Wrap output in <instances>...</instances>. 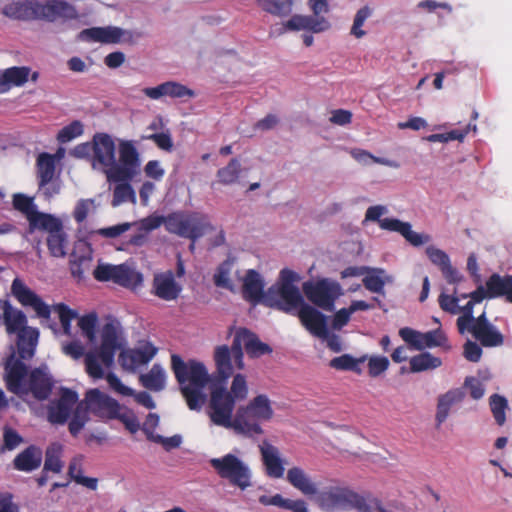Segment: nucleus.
I'll use <instances>...</instances> for the list:
<instances>
[{"mask_svg": "<svg viewBox=\"0 0 512 512\" xmlns=\"http://www.w3.org/2000/svg\"><path fill=\"white\" fill-rule=\"evenodd\" d=\"M318 506L324 511L350 510L357 504L358 493L347 487L330 486L315 495Z\"/></svg>", "mask_w": 512, "mask_h": 512, "instance_id": "nucleus-14", "label": "nucleus"}, {"mask_svg": "<svg viewBox=\"0 0 512 512\" xmlns=\"http://www.w3.org/2000/svg\"><path fill=\"white\" fill-rule=\"evenodd\" d=\"M2 320L8 335H16L17 354L22 359L34 357L39 340V330L27 325L26 314L14 307L10 301L2 302Z\"/></svg>", "mask_w": 512, "mask_h": 512, "instance_id": "nucleus-3", "label": "nucleus"}, {"mask_svg": "<svg viewBox=\"0 0 512 512\" xmlns=\"http://www.w3.org/2000/svg\"><path fill=\"white\" fill-rule=\"evenodd\" d=\"M106 380L112 390L123 396H134L137 403L148 409L155 408V403L148 392L142 391L135 393L130 387L125 386L117 375L110 372L106 375Z\"/></svg>", "mask_w": 512, "mask_h": 512, "instance_id": "nucleus-34", "label": "nucleus"}, {"mask_svg": "<svg viewBox=\"0 0 512 512\" xmlns=\"http://www.w3.org/2000/svg\"><path fill=\"white\" fill-rule=\"evenodd\" d=\"M230 265L225 262L222 263L216 273L214 274V283L217 287L227 288L232 290V284L229 279Z\"/></svg>", "mask_w": 512, "mask_h": 512, "instance_id": "nucleus-62", "label": "nucleus"}, {"mask_svg": "<svg viewBox=\"0 0 512 512\" xmlns=\"http://www.w3.org/2000/svg\"><path fill=\"white\" fill-rule=\"evenodd\" d=\"M121 348L117 328L113 323H106L101 332V344L99 356L101 363L109 368L113 362L116 352Z\"/></svg>", "mask_w": 512, "mask_h": 512, "instance_id": "nucleus-23", "label": "nucleus"}, {"mask_svg": "<svg viewBox=\"0 0 512 512\" xmlns=\"http://www.w3.org/2000/svg\"><path fill=\"white\" fill-rule=\"evenodd\" d=\"M91 264V258L87 256H73L70 260V271L74 278L79 281L84 278L85 271Z\"/></svg>", "mask_w": 512, "mask_h": 512, "instance_id": "nucleus-58", "label": "nucleus"}, {"mask_svg": "<svg viewBox=\"0 0 512 512\" xmlns=\"http://www.w3.org/2000/svg\"><path fill=\"white\" fill-rule=\"evenodd\" d=\"M123 183L117 184L113 191L112 206L117 207L122 203L131 202L136 203V195L132 186L128 181H122Z\"/></svg>", "mask_w": 512, "mask_h": 512, "instance_id": "nucleus-49", "label": "nucleus"}, {"mask_svg": "<svg viewBox=\"0 0 512 512\" xmlns=\"http://www.w3.org/2000/svg\"><path fill=\"white\" fill-rule=\"evenodd\" d=\"M371 9L368 6H364L359 9L355 15L353 25L351 28V34L356 38H361L365 35V31L362 30V26L364 25L367 18L371 16Z\"/></svg>", "mask_w": 512, "mask_h": 512, "instance_id": "nucleus-60", "label": "nucleus"}, {"mask_svg": "<svg viewBox=\"0 0 512 512\" xmlns=\"http://www.w3.org/2000/svg\"><path fill=\"white\" fill-rule=\"evenodd\" d=\"M12 203L14 209L23 213L26 218H28L36 210L33 199L25 194H14Z\"/></svg>", "mask_w": 512, "mask_h": 512, "instance_id": "nucleus-56", "label": "nucleus"}, {"mask_svg": "<svg viewBox=\"0 0 512 512\" xmlns=\"http://www.w3.org/2000/svg\"><path fill=\"white\" fill-rule=\"evenodd\" d=\"M36 9V20L64 22L78 17L76 8L63 0H48L46 3L36 1Z\"/></svg>", "mask_w": 512, "mask_h": 512, "instance_id": "nucleus-19", "label": "nucleus"}, {"mask_svg": "<svg viewBox=\"0 0 512 512\" xmlns=\"http://www.w3.org/2000/svg\"><path fill=\"white\" fill-rule=\"evenodd\" d=\"M29 232L35 230L46 231L47 233L55 232L61 227L62 222L51 214H46L35 210L28 218Z\"/></svg>", "mask_w": 512, "mask_h": 512, "instance_id": "nucleus-37", "label": "nucleus"}, {"mask_svg": "<svg viewBox=\"0 0 512 512\" xmlns=\"http://www.w3.org/2000/svg\"><path fill=\"white\" fill-rule=\"evenodd\" d=\"M409 364V372L420 373L439 368L442 365V360L429 352H422L411 357Z\"/></svg>", "mask_w": 512, "mask_h": 512, "instance_id": "nucleus-40", "label": "nucleus"}, {"mask_svg": "<svg viewBox=\"0 0 512 512\" xmlns=\"http://www.w3.org/2000/svg\"><path fill=\"white\" fill-rule=\"evenodd\" d=\"M463 398L464 394L459 390L448 391L439 398L436 412L438 424L443 423L447 419L451 406L462 401Z\"/></svg>", "mask_w": 512, "mask_h": 512, "instance_id": "nucleus-41", "label": "nucleus"}, {"mask_svg": "<svg viewBox=\"0 0 512 512\" xmlns=\"http://www.w3.org/2000/svg\"><path fill=\"white\" fill-rule=\"evenodd\" d=\"M302 290L311 303L329 312L334 310L335 301L341 295L340 284L328 278L306 281Z\"/></svg>", "mask_w": 512, "mask_h": 512, "instance_id": "nucleus-9", "label": "nucleus"}, {"mask_svg": "<svg viewBox=\"0 0 512 512\" xmlns=\"http://www.w3.org/2000/svg\"><path fill=\"white\" fill-rule=\"evenodd\" d=\"M42 458V450L35 445H30L14 458L13 465L18 471L31 472L40 467Z\"/></svg>", "mask_w": 512, "mask_h": 512, "instance_id": "nucleus-35", "label": "nucleus"}, {"mask_svg": "<svg viewBox=\"0 0 512 512\" xmlns=\"http://www.w3.org/2000/svg\"><path fill=\"white\" fill-rule=\"evenodd\" d=\"M171 369L189 409L199 411L206 401L203 390L210 380L206 367L196 360L185 362L179 355L172 354Z\"/></svg>", "mask_w": 512, "mask_h": 512, "instance_id": "nucleus-2", "label": "nucleus"}, {"mask_svg": "<svg viewBox=\"0 0 512 512\" xmlns=\"http://www.w3.org/2000/svg\"><path fill=\"white\" fill-rule=\"evenodd\" d=\"M258 2L265 11L277 16H285L292 11V0H258Z\"/></svg>", "mask_w": 512, "mask_h": 512, "instance_id": "nucleus-52", "label": "nucleus"}, {"mask_svg": "<svg viewBox=\"0 0 512 512\" xmlns=\"http://www.w3.org/2000/svg\"><path fill=\"white\" fill-rule=\"evenodd\" d=\"M310 8L314 16L294 15L285 24L289 30H307L314 33L323 32L330 27V23L319 17L321 13L328 12L327 0H309Z\"/></svg>", "mask_w": 512, "mask_h": 512, "instance_id": "nucleus-15", "label": "nucleus"}, {"mask_svg": "<svg viewBox=\"0 0 512 512\" xmlns=\"http://www.w3.org/2000/svg\"><path fill=\"white\" fill-rule=\"evenodd\" d=\"M367 360V355H363L360 358H354L350 354H343L341 356L333 358L329 366L336 370L340 371H352L356 374H361L362 369L360 367L361 363H364Z\"/></svg>", "mask_w": 512, "mask_h": 512, "instance_id": "nucleus-44", "label": "nucleus"}, {"mask_svg": "<svg viewBox=\"0 0 512 512\" xmlns=\"http://www.w3.org/2000/svg\"><path fill=\"white\" fill-rule=\"evenodd\" d=\"M363 278L364 287L373 293H384L385 281L383 280V269H370Z\"/></svg>", "mask_w": 512, "mask_h": 512, "instance_id": "nucleus-51", "label": "nucleus"}, {"mask_svg": "<svg viewBox=\"0 0 512 512\" xmlns=\"http://www.w3.org/2000/svg\"><path fill=\"white\" fill-rule=\"evenodd\" d=\"M368 359V372L371 377H378L384 373L390 365L386 356H371Z\"/></svg>", "mask_w": 512, "mask_h": 512, "instance_id": "nucleus-59", "label": "nucleus"}, {"mask_svg": "<svg viewBox=\"0 0 512 512\" xmlns=\"http://www.w3.org/2000/svg\"><path fill=\"white\" fill-rule=\"evenodd\" d=\"M146 138L153 141L162 150L171 151L173 148V141L169 133H154Z\"/></svg>", "mask_w": 512, "mask_h": 512, "instance_id": "nucleus-64", "label": "nucleus"}, {"mask_svg": "<svg viewBox=\"0 0 512 512\" xmlns=\"http://www.w3.org/2000/svg\"><path fill=\"white\" fill-rule=\"evenodd\" d=\"M399 335L412 349L423 351L427 348L440 347L445 351L451 349L448 338L442 329L437 328L427 332H420L410 327L399 330Z\"/></svg>", "mask_w": 512, "mask_h": 512, "instance_id": "nucleus-13", "label": "nucleus"}, {"mask_svg": "<svg viewBox=\"0 0 512 512\" xmlns=\"http://www.w3.org/2000/svg\"><path fill=\"white\" fill-rule=\"evenodd\" d=\"M11 294L22 307L31 308L37 317L50 318L51 307L20 278H15L12 281Z\"/></svg>", "mask_w": 512, "mask_h": 512, "instance_id": "nucleus-18", "label": "nucleus"}, {"mask_svg": "<svg viewBox=\"0 0 512 512\" xmlns=\"http://www.w3.org/2000/svg\"><path fill=\"white\" fill-rule=\"evenodd\" d=\"M231 395L236 400H243L247 397L248 387L245 376L242 374H236L231 384Z\"/></svg>", "mask_w": 512, "mask_h": 512, "instance_id": "nucleus-61", "label": "nucleus"}, {"mask_svg": "<svg viewBox=\"0 0 512 512\" xmlns=\"http://www.w3.org/2000/svg\"><path fill=\"white\" fill-rule=\"evenodd\" d=\"M3 14L18 20H36V1L10 3L3 8Z\"/></svg>", "mask_w": 512, "mask_h": 512, "instance_id": "nucleus-38", "label": "nucleus"}, {"mask_svg": "<svg viewBox=\"0 0 512 512\" xmlns=\"http://www.w3.org/2000/svg\"><path fill=\"white\" fill-rule=\"evenodd\" d=\"M242 293L246 300L252 303L261 302L264 305V281L256 270L247 271L243 280Z\"/></svg>", "mask_w": 512, "mask_h": 512, "instance_id": "nucleus-32", "label": "nucleus"}, {"mask_svg": "<svg viewBox=\"0 0 512 512\" xmlns=\"http://www.w3.org/2000/svg\"><path fill=\"white\" fill-rule=\"evenodd\" d=\"M212 229L207 217L198 212H174L167 215V231L193 242Z\"/></svg>", "mask_w": 512, "mask_h": 512, "instance_id": "nucleus-6", "label": "nucleus"}, {"mask_svg": "<svg viewBox=\"0 0 512 512\" xmlns=\"http://www.w3.org/2000/svg\"><path fill=\"white\" fill-rule=\"evenodd\" d=\"M119 162L115 161L107 170V177L114 182L130 181L140 166L139 153L130 140H120L118 145Z\"/></svg>", "mask_w": 512, "mask_h": 512, "instance_id": "nucleus-10", "label": "nucleus"}, {"mask_svg": "<svg viewBox=\"0 0 512 512\" xmlns=\"http://www.w3.org/2000/svg\"><path fill=\"white\" fill-rule=\"evenodd\" d=\"M89 412L103 420H119L132 434L140 429L139 421L132 410L121 406L117 400L94 388L88 390L84 399L77 404L68 423V430L73 437H77L89 421Z\"/></svg>", "mask_w": 512, "mask_h": 512, "instance_id": "nucleus-1", "label": "nucleus"}, {"mask_svg": "<svg viewBox=\"0 0 512 512\" xmlns=\"http://www.w3.org/2000/svg\"><path fill=\"white\" fill-rule=\"evenodd\" d=\"M472 335L483 347H499L504 344V335L494 325L483 328Z\"/></svg>", "mask_w": 512, "mask_h": 512, "instance_id": "nucleus-45", "label": "nucleus"}, {"mask_svg": "<svg viewBox=\"0 0 512 512\" xmlns=\"http://www.w3.org/2000/svg\"><path fill=\"white\" fill-rule=\"evenodd\" d=\"M233 357L232 347L226 345L218 346L215 350V362L219 376L226 380L233 372L231 358Z\"/></svg>", "mask_w": 512, "mask_h": 512, "instance_id": "nucleus-42", "label": "nucleus"}, {"mask_svg": "<svg viewBox=\"0 0 512 512\" xmlns=\"http://www.w3.org/2000/svg\"><path fill=\"white\" fill-rule=\"evenodd\" d=\"M93 276L99 282H112L133 291L143 284L142 273L129 262L118 265L100 263L94 269Z\"/></svg>", "mask_w": 512, "mask_h": 512, "instance_id": "nucleus-7", "label": "nucleus"}, {"mask_svg": "<svg viewBox=\"0 0 512 512\" xmlns=\"http://www.w3.org/2000/svg\"><path fill=\"white\" fill-rule=\"evenodd\" d=\"M26 359L16 357L15 353H12L7 357L4 364V381L6 388L9 392L19 396H26V386L29 377L28 366L23 362Z\"/></svg>", "mask_w": 512, "mask_h": 512, "instance_id": "nucleus-16", "label": "nucleus"}, {"mask_svg": "<svg viewBox=\"0 0 512 512\" xmlns=\"http://www.w3.org/2000/svg\"><path fill=\"white\" fill-rule=\"evenodd\" d=\"M100 361L99 352H88L85 354V370L93 379H102L104 377V370Z\"/></svg>", "mask_w": 512, "mask_h": 512, "instance_id": "nucleus-53", "label": "nucleus"}, {"mask_svg": "<svg viewBox=\"0 0 512 512\" xmlns=\"http://www.w3.org/2000/svg\"><path fill=\"white\" fill-rule=\"evenodd\" d=\"M243 347L252 358L272 352V348L268 344L261 342L256 334L246 328H240L236 331L232 342L233 359L238 369H243L244 367Z\"/></svg>", "mask_w": 512, "mask_h": 512, "instance_id": "nucleus-12", "label": "nucleus"}, {"mask_svg": "<svg viewBox=\"0 0 512 512\" xmlns=\"http://www.w3.org/2000/svg\"><path fill=\"white\" fill-rule=\"evenodd\" d=\"M95 160L102 166L112 168L115 164V143L107 133H97L93 137Z\"/></svg>", "mask_w": 512, "mask_h": 512, "instance_id": "nucleus-25", "label": "nucleus"}, {"mask_svg": "<svg viewBox=\"0 0 512 512\" xmlns=\"http://www.w3.org/2000/svg\"><path fill=\"white\" fill-rule=\"evenodd\" d=\"M65 242L66 234L62 224L55 232L48 233L47 246L53 257H64L66 255Z\"/></svg>", "mask_w": 512, "mask_h": 512, "instance_id": "nucleus-47", "label": "nucleus"}, {"mask_svg": "<svg viewBox=\"0 0 512 512\" xmlns=\"http://www.w3.org/2000/svg\"><path fill=\"white\" fill-rule=\"evenodd\" d=\"M221 479L227 480L232 486L245 490L251 486V470L236 455L228 453L219 458H212L209 461Z\"/></svg>", "mask_w": 512, "mask_h": 512, "instance_id": "nucleus-8", "label": "nucleus"}, {"mask_svg": "<svg viewBox=\"0 0 512 512\" xmlns=\"http://www.w3.org/2000/svg\"><path fill=\"white\" fill-rule=\"evenodd\" d=\"M297 315L302 325L314 336L324 338L328 336L327 318L315 307L305 303L298 307Z\"/></svg>", "mask_w": 512, "mask_h": 512, "instance_id": "nucleus-21", "label": "nucleus"}, {"mask_svg": "<svg viewBox=\"0 0 512 512\" xmlns=\"http://www.w3.org/2000/svg\"><path fill=\"white\" fill-rule=\"evenodd\" d=\"M62 446L58 443H53L47 447L45 451L44 472L60 473L64 467L61 460Z\"/></svg>", "mask_w": 512, "mask_h": 512, "instance_id": "nucleus-46", "label": "nucleus"}, {"mask_svg": "<svg viewBox=\"0 0 512 512\" xmlns=\"http://www.w3.org/2000/svg\"><path fill=\"white\" fill-rule=\"evenodd\" d=\"M37 173L40 187L51 182L55 173V160L51 154L42 153L39 155L37 158Z\"/></svg>", "mask_w": 512, "mask_h": 512, "instance_id": "nucleus-43", "label": "nucleus"}, {"mask_svg": "<svg viewBox=\"0 0 512 512\" xmlns=\"http://www.w3.org/2000/svg\"><path fill=\"white\" fill-rule=\"evenodd\" d=\"M209 407V416L214 424L234 429L232 413L235 407V398L224 386L215 385L211 389Z\"/></svg>", "mask_w": 512, "mask_h": 512, "instance_id": "nucleus-11", "label": "nucleus"}, {"mask_svg": "<svg viewBox=\"0 0 512 512\" xmlns=\"http://www.w3.org/2000/svg\"><path fill=\"white\" fill-rule=\"evenodd\" d=\"M482 353L483 351L480 345L471 340H468L463 346V355L470 362H479L482 357Z\"/></svg>", "mask_w": 512, "mask_h": 512, "instance_id": "nucleus-63", "label": "nucleus"}, {"mask_svg": "<svg viewBox=\"0 0 512 512\" xmlns=\"http://www.w3.org/2000/svg\"><path fill=\"white\" fill-rule=\"evenodd\" d=\"M83 124L79 120L72 121L67 126L63 127L57 135V140L60 143H67L74 138L82 135Z\"/></svg>", "mask_w": 512, "mask_h": 512, "instance_id": "nucleus-55", "label": "nucleus"}, {"mask_svg": "<svg viewBox=\"0 0 512 512\" xmlns=\"http://www.w3.org/2000/svg\"><path fill=\"white\" fill-rule=\"evenodd\" d=\"M53 309L58 313L59 320L65 334H70L71 322L77 317L75 310L70 309L64 303H58L53 306Z\"/></svg>", "mask_w": 512, "mask_h": 512, "instance_id": "nucleus-54", "label": "nucleus"}, {"mask_svg": "<svg viewBox=\"0 0 512 512\" xmlns=\"http://www.w3.org/2000/svg\"><path fill=\"white\" fill-rule=\"evenodd\" d=\"M241 172V164L238 159L233 158L229 163L217 171L219 182L223 185L235 183Z\"/></svg>", "mask_w": 512, "mask_h": 512, "instance_id": "nucleus-48", "label": "nucleus"}, {"mask_svg": "<svg viewBox=\"0 0 512 512\" xmlns=\"http://www.w3.org/2000/svg\"><path fill=\"white\" fill-rule=\"evenodd\" d=\"M379 226L383 230L397 232L402 235L412 246L419 247L430 242L431 238L427 234H420L412 230L409 222H403L397 218H384L379 220Z\"/></svg>", "mask_w": 512, "mask_h": 512, "instance_id": "nucleus-24", "label": "nucleus"}, {"mask_svg": "<svg viewBox=\"0 0 512 512\" xmlns=\"http://www.w3.org/2000/svg\"><path fill=\"white\" fill-rule=\"evenodd\" d=\"M261 461L265 474L269 478L280 479L285 474V460L281 457L280 450L267 440L259 445Z\"/></svg>", "mask_w": 512, "mask_h": 512, "instance_id": "nucleus-20", "label": "nucleus"}, {"mask_svg": "<svg viewBox=\"0 0 512 512\" xmlns=\"http://www.w3.org/2000/svg\"><path fill=\"white\" fill-rule=\"evenodd\" d=\"M30 69L27 66H11L0 76V93L8 92L12 86H22L28 81Z\"/></svg>", "mask_w": 512, "mask_h": 512, "instance_id": "nucleus-36", "label": "nucleus"}, {"mask_svg": "<svg viewBox=\"0 0 512 512\" xmlns=\"http://www.w3.org/2000/svg\"><path fill=\"white\" fill-rule=\"evenodd\" d=\"M143 93L151 99H159L164 96L171 98H192L195 96L192 89L175 81H167L156 87L144 88Z\"/></svg>", "mask_w": 512, "mask_h": 512, "instance_id": "nucleus-27", "label": "nucleus"}, {"mask_svg": "<svg viewBox=\"0 0 512 512\" xmlns=\"http://www.w3.org/2000/svg\"><path fill=\"white\" fill-rule=\"evenodd\" d=\"M139 380L146 389L159 392L165 388V371L160 364H154L149 372L140 375Z\"/></svg>", "mask_w": 512, "mask_h": 512, "instance_id": "nucleus-39", "label": "nucleus"}, {"mask_svg": "<svg viewBox=\"0 0 512 512\" xmlns=\"http://www.w3.org/2000/svg\"><path fill=\"white\" fill-rule=\"evenodd\" d=\"M96 324H97V315L95 313H90L82 316L78 321V326L81 329L82 333L88 340L93 341L96 335Z\"/></svg>", "mask_w": 512, "mask_h": 512, "instance_id": "nucleus-57", "label": "nucleus"}, {"mask_svg": "<svg viewBox=\"0 0 512 512\" xmlns=\"http://www.w3.org/2000/svg\"><path fill=\"white\" fill-rule=\"evenodd\" d=\"M78 404L77 392L69 388H61L58 399L50 401L47 407V419L51 424L64 425L73 417Z\"/></svg>", "mask_w": 512, "mask_h": 512, "instance_id": "nucleus-17", "label": "nucleus"}, {"mask_svg": "<svg viewBox=\"0 0 512 512\" xmlns=\"http://www.w3.org/2000/svg\"><path fill=\"white\" fill-rule=\"evenodd\" d=\"M299 280L300 277L296 272L288 268L282 269L278 282L265 292L264 305L287 314H294L304 301L298 287L294 284Z\"/></svg>", "mask_w": 512, "mask_h": 512, "instance_id": "nucleus-4", "label": "nucleus"}, {"mask_svg": "<svg viewBox=\"0 0 512 512\" xmlns=\"http://www.w3.org/2000/svg\"><path fill=\"white\" fill-rule=\"evenodd\" d=\"M157 353L150 343L136 349L123 350L119 355L120 365L127 370H134L140 365L147 364Z\"/></svg>", "mask_w": 512, "mask_h": 512, "instance_id": "nucleus-26", "label": "nucleus"}, {"mask_svg": "<svg viewBox=\"0 0 512 512\" xmlns=\"http://www.w3.org/2000/svg\"><path fill=\"white\" fill-rule=\"evenodd\" d=\"M486 288L488 298L505 297L507 302L512 303V275L493 273L486 281Z\"/></svg>", "mask_w": 512, "mask_h": 512, "instance_id": "nucleus-33", "label": "nucleus"}, {"mask_svg": "<svg viewBox=\"0 0 512 512\" xmlns=\"http://www.w3.org/2000/svg\"><path fill=\"white\" fill-rule=\"evenodd\" d=\"M287 482L308 497H315L318 494V485L311 479L309 474L299 466L288 469L286 474Z\"/></svg>", "mask_w": 512, "mask_h": 512, "instance_id": "nucleus-30", "label": "nucleus"}, {"mask_svg": "<svg viewBox=\"0 0 512 512\" xmlns=\"http://www.w3.org/2000/svg\"><path fill=\"white\" fill-rule=\"evenodd\" d=\"M489 404L495 422L499 426H503L506 421V410L508 409L507 399L499 394H493L490 396Z\"/></svg>", "mask_w": 512, "mask_h": 512, "instance_id": "nucleus-50", "label": "nucleus"}, {"mask_svg": "<svg viewBox=\"0 0 512 512\" xmlns=\"http://www.w3.org/2000/svg\"><path fill=\"white\" fill-rule=\"evenodd\" d=\"M426 254L429 260L441 270L443 277L450 284H456L461 281V275L450 262V258L443 250L429 246L426 248Z\"/></svg>", "mask_w": 512, "mask_h": 512, "instance_id": "nucleus-31", "label": "nucleus"}, {"mask_svg": "<svg viewBox=\"0 0 512 512\" xmlns=\"http://www.w3.org/2000/svg\"><path fill=\"white\" fill-rule=\"evenodd\" d=\"M181 286L176 283L171 271L159 273L153 279V293L165 301L176 300L181 293Z\"/></svg>", "mask_w": 512, "mask_h": 512, "instance_id": "nucleus-28", "label": "nucleus"}, {"mask_svg": "<svg viewBox=\"0 0 512 512\" xmlns=\"http://www.w3.org/2000/svg\"><path fill=\"white\" fill-rule=\"evenodd\" d=\"M52 377L42 368L30 371L26 386V396L32 395L36 400L48 399L53 388Z\"/></svg>", "mask_w": 512, "mask_h": 512, "instance_id": "nucleus-22", "label": "nucleus"}, {"mask_svg": "<svg viewBox=\"0 0 512 512\" xmlns=\"http://www.w3.org/2000/svg\"><path fill=\"white\" fill-rule=\"evenodd\" d=\"M125 31L116 26L92 27L84 29L80 33L83 40L105 44H115L122 41Z\"/></svg>", "mask_w": 512, "mask_h": 512, "instance_id": "nucleus-29", "label": "nucleus"}, {"mask_svg": "<svg viewBox=\"0 0 512 512\" xmlns=\"http://www.w3.org/2000/svg\"><path fill=\"white\" fill-rule=\"evenodd\" d=\"M273 413L269 398L264 394L257 395L247 406L237 410L234 431L247 437L260 435L263 433L260 423L272 419Z\"/></svg>", "mask_w": 512, "mask_h": 512, "instance_id": "nucleus-5", "label": "nucleus"}]
</instances>
